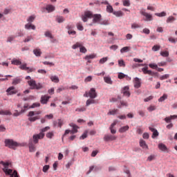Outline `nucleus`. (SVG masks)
Here are the masks:
<instances>
[{"mask_svg": "<svg viewBox=\"0 0 177 177\" xmlns=\"http://www.w3.org/2000/svg\"><path fill=\"white\" fill-rule=\"evenodd\" d=\"M91 17H92V12L86 11L84 12V15H82V19L83 21L85 23L86 21H88V19H91Z\"/></svg>", "mask_w": 177, "mask_h": 177, "instance_id": "nucleus-9", "label": "nucleus"}, {"mask_svg": "<svg viewBox=\"0 0 177 177\" xmlns=\"http://www.w3.org/2000/svg\"><path fill=\"white\" fill-rule=\"evenodd\" d=\"M12 64H14L15 66H21V62L17 59H13L11 61Z\"/></svg>", "mask_w": 177, "mask_h": 177, "instance_id": "nucleus-32", "label": "nucleus"}, {"mask_svg": "<svg viewBox=\"0 0 177 177\" xmlns=\"http://www.w3.org/2000/svg\"><path fill=\"white\" fill-rule=\"evenodd\" d=\"M93 19V23H99V21H100V20H102V15L100 14H95L93 15V14H92V17Z\"/></svg>", "mask_w": 177, "mask_h": 177, "instance_id": "nucleus-12", "label": "nucleus"}, {"mask_svg": "<svg viewBox=\"0 0 177 177\" xmlns=\"http://www.w3.org/2000/svg\"><path fill=\"white\" fill-rule=\"evenodd\" d=\"M175 17H172V16H170L167 18V23H171L172 21H175Z\"/></svg>", "mask_w": 177, "mask_h": 177, "instance_id": "nucleus-56", "label": "nucleus"}, {"mask_svg": "<svg viewBox=\"0 0 177 177\" xmlns=\"http://www.w3.org/2000/svg\"><path fill=\"white\" fill-rule=\"evenodd\" d=\"M88 132H89L88 130H86L84 133L80 137V140L86 139L88 138Z\"/></svg>", "mask_w": 177, "mask_h": 177, "instance_id": "nucleus-38", "label": "nucleus"}, {"mask_svg": "<svg viewBox=\"0 0 177 177\" xmlns=\"http://www.w3.org/2000/svg\"><path fill=\"white\" fill-rule=\"evenodd\" d=\"M4 144L6 147H8V149H12V150H16V147H19V146H21L20 143L12 139H6L4 141Z\"/></svg>", "mask_w": 177, "mask_h": 177, "instance_id": "nucleus-1", "label": "nucleus"}, {"mask_svg": "<svg viewBox=\"0 0 177 177\" xmlns=\"http://www.w3.org/2000/svg\"><path fill=\"white\" fill-rule=\"evenodd\" d=\"M0 164H1V165L4 167V168L3 169V171L6 174V175H10V174L13 172V170H12V169H9V165H11L10 162H3V160H0Z\"/></svg>", "mask_w": 177, "mask_h": 177, "instance_id": "nucleus-5", "label": "nucleus"}, {"mask_svg": "<svg viewBox=\"0 0 177 177\" xmlns=\"http://www.w3.org/2000/svg\"><path fill=\"white\" fill-rule=\"evenodd\" d=\"M142 71L144 74H148L149 75H151L152 77L154 75H157V73L153 72L151 71H149V67L146 66L142 68Z\"/></svg>", "mask_w": 177, "mask_h": 177, "instance_id": "nucleus-10", "label": "nucleus"}, {"mask_svg": "<svg viewBox=\"0 0 177 177\" xmlns=\"http://www.w3.org/2000/svg\"><path fill=\"white\" fill-rule=\"evenodd\" d=\"M81 46H82V43L77 42L72 46V48L73 49H77V48H81Z\"/></svg>", "mask_w": 177, "mask_h": 177, "instance_id": "nucleus-46", "label": "nucleus"}, {"mask_svg": "<svg viewBox=\"0 0 177 177\" xmlns=\"http://www.w3.org/2000/svg\"><path fill=\"white\" fill-rule=\"evenodd\" d=\"M129 47L128 46L123 47L120 50L121 53H125V52H129Z\"/></svg>", "mask_w": 177, "mask_h": 177, "instance_id": "nucleus-49", "label": "nucleus"}, {"mask_svg": "<svg viewBox=\"0 0 177 177\" xmlns=\"http://www.w3.org/2000/svg\"><path fill=\"white\" fill-rule=\"evenodd\" d=\"M50 80H51L52 82H55V84H57L59 82L60 80L59 77L56 75H52L50 77Z\"/></svg>", "mask_w": 177, "mask_h": 177, "instance_id": "nucleus-22", "label": "nucleus"}, {"mask_svg": "<svg viewBox=\"0 0 177 177\" xmlns=\"http://www.w3.org/2000/svg\"><path fill=\"white\" fill-rule=\"evenodd\" d=\"M28 147H29V151L30 153H32L36 150L35 145H34V143H32V141L29 142Z\"/></svg>", "mask_w": 177, "mask_h": 177, "instance_id": "nucleus-21", "label": "nucleus"}, {"mask_svg": "<svg viewBox=\"0 0 177 177\" xmlns=\"http://www.w3.org/2000/svg\"><path fill=\"white\" fill-rule=\"evenodd\" d=\"M131 28L135 30L136 28H140V25L136 24V23H133L131 24Z\"/></svg>", "mask_w": 177, "mask_h": 177, "instance_id": "nucleus-48", "label": "nucleus"}, {"mask_svg": "<svg viewBox=\"0 0 177 177\" xmlns=\"http://www.w3.org/2000/svg\"><path fill=\"white\" fill-rule=\"evenodd\" d=\"M41 113L42 112L41 111H30L28 115V117H29L28 121H30V122H35L37 120H39V114Z\"/></svg>", "mask_w": 177, "mask_h": 177, "instance_id": "nucleus-3", "label": "nucleus"}, {"mask_svg": "<svg viewBox=\"0 0 177 177\" xmlns=\"http://www.w3.org/2000/svg\"><path fill=\"white\" fill-rule=\"evenodd\" d=\"M0 115H12V112H10V111L9 110H6V111L1 110Z\"/></svg>", "mask_w": 177, "mask_h": 177, "instance_id": "nucleus-26", "label": "nucleus"}, {"mask_svg": "<svg viewBox=\"0 0 177 177\" xmlns=\"http://www.w3.org/2000/svg\"><path fill=\"white\" fill-rule=\"evenodd\" d=\"M26 30H35V26L31 23H28L25 25Z\"/></svg>", "mask_w": 177, "mask_h": 177, "instance_id": "nucleus-30", "label": "nucleus"}, {"mask_svg": "<svg viewBox=\"0 0 177 177\" xmlns=\"http://www.w3.org/2000/svg\"><path fill=\"white\" fill-rule=\"evenodd\" d=\"M80 51L81 52V53H86V48L84 46H82L80 48Z\"/></svg>", "mask_w": 177, "mask_h": 177, "instance_id": "nucleus-61", "label": "nucleus"}, {"mask_svg": "<svg viewBox=\"0 0 177 177\" xmlns=\"http://www.w3.org/2000/svg\"><path fill=\"white\" fill-rule=\"evenodd\" d=\"M166 99H168V95L163 94V95L158 99V102H164Z\"/></svg>", "mask_w": 177, "mask_h": 177, "instance_id": "nucleus-42", "label": "nucleus"}, {"mask_svg": "<svg viewBox=\"0 0 177 177\" xmlns=\"http://www.w3.org/2000/svg\"><path fill=\"white\" fill-rule=\"evenodd\" d=\"M106 12H108V13H113L114 9L113 8V6L111 5L106 6Z\"/></svg>", "mask_w": 177, "mask_h": 177, "instance_id": "nucleus-37", "label": "nucleus"}, {"mask_svg": "<svg viewBox=\"0 0 177 177\" xmlns=\"http://www.w3.org/2000/svg\"><path fill=\"white\" fill-rule=\"evenodd\" d=\"M128 107V102L125 101H120V105H119L118 107V109H121L122 107Z\"/></svg>", "mask_w": 177, "mask_h": 177, "instance_id": "nucleus-39", "label": "nucleus"}, {"mask_svg": "<svg viewBox=\"0 0 177 177\" xmlns=\"http://www.w3.org/2000/svg\"><path fill=\"white\" fill-rule=\"evenodd\" d=\"M69 125L73 128V129L71 130V133L73 134V133H77V132H78L79 127L78 126H77V124L74 123H70Z\"/></svg>", "mask_w": 177, "mask_h": 177, "instance_id": "nucleus-16", "label": "nucleus"}, {"mask_svg": "<svg viewBox=\"0 0 177 177\" xmlns=\"http://www.w3.org/2000/svg\"><path fill=\"white\" fill-rule=\"evenodd\" d=\"M95 103H96V101L93 100V98H91L86 100V106L88 107V106H91V104H95Z\"/></svg>", "mask_w": 177, "mask_h": 177, "instance_id": "nucleus-31", "label": "nucleus"}, {"mask_svg": "<svg viewBox=\"0 0 177 177\" xmlns=\"http://www.w3.org/2000/svg\"><path fill=\"white\" fill-rule=\"evenodd\" d=\"M33 53L37 57H40L41 55H42V52L41 51V49L39 48H35L33 50Z\"/></svg>", "mask_w": 177, "mask_h": 177, "instance_id": "nucleus-24", "label": "nucleus"}, {"mask_svg": "<svg viewBox=\"0 0 177 177\" xmlns=\"http://www.w3.org/2000/svg\"><path fill=\"white\" fill-rule=\"evenodd\" d=\"M49 129H50V127H46L45 128L41 129V133H39V134L33 135V142L35 145H37V143H38V140H39V139H44V138H45V133H44V132H46V131H49Z\"/></svg>", "mask_w": 177, "mask_h": 177, "instance_id": "nucleus-2", "label": "nucleus"}, {"mask_svg": "<svg viewBox=\"0 0 177 177\" xmlns=\"http://www.w3.org/2000/svg\"><path fill=\"white\" fill-rule=\"evenodd\" d=\"M50 98V96H48L46 95H41V100H40L41 104H46V103H48V102L49 101Z\"/></svg>", "mask_w": 177, "mask_h": 177, "instance_id": "nucleus-14", "label": "nucleus"}, {"mask_svg": "<svg viewBox=\"0 0 177 177\" xmlns=\"http://www.w3.org/2000/svg\"><path fill=\"white\" fill-rule=\"evenodd\" d=\"M107 60H109V57H105L100 59L99 63L100 64H104V63H106V62H107Z\"/></svg>", "mask_w": 177, "mask_h": 177, "instance_id": "nucleus-45", "label": "nucleus"}, {"mask_svg": "<svg viewBox=\"0 0 177 177\" xmlns=\"http://www.w3.org/2000/svg\"><path fill=\"white\" fill-rule=\"evenodd\" d=\"M32 39V36H28L24 40V42H30Z\"/></svg>", "mask_w": 177, "mask_h": 177, "instance_id": "nucleus-60", "label": "nucleus"}, {"mask_svg": "<svg viewBox=\"0 0 177 177\" xmlns=\"http://www.w3.org/2000/svg\"><path fill=\"white\" fill-rule=\"evenodd\" d=\"M34 20H35V17H34V16H30V17H29L28 18V19H27V21L28 22V23H32V21H34Z\"/></svg>", "mask_w": 177, "mask_h": 177, "instance_id": "nucleus-59", "label": "nucleus"}, {"mask_svg": "<svg viewBox=\"0 0 177 177\" xmlns=\"http://www.w3.org/2000/svg\"><path fill=\"white\" fill-rule=\"evenodd\" d=\"M156 109L157 107L156 106L151 105L147 108V110L148 111L151 112V111H154V110H156Z\"/></svg>", "mask_w": 177, "mask_h": 177, "instance_id": "nucleus-51", "label": "nucleus"}, {"mask_svg": "<svg viewBox=\"0 0 177 177\" xmlns=\"http://www.w3.org/2000/svg\"><path fill=\"white\" fill-rule=\"evenodd\" d=\"M169 78V74H165L159 77L160 81H163V80H168Z\"/></svg>", "mask_w": 177, "mask_h": 177, "instance_id": "nucleus-44", "label": "nucleus"}, {"mask_svg": "<svg viewBox=\"0 0 177 177\" xmlns=\"http://www.w3.org/2000/svg\"><path fill=\"white\" fill-rule=\"evenodd\" d=\"M131 3H129V0H124L123 1V6H129Z\"/></svg>", "mask_w": 177, "mask_h": 177, "instance_id": "nucleus-62", "label": "nucleus"}, {"mask_svg": "<svg viewBox=\"0 0 177 177\" xmlns=\"http://www.w3.org/2000/svg\"><path fill=\"white\" fill-rule=\"evenodd\" d=\"M66 19L62 17V16H57L56 17V21H57V23H63V21H64Z\"/></svg>", "mask_w": 177, "mask_h": 177, "instance_id": "nucleus-35", "label": "nucleus"}, {"mask_svg": "<svg viewBox=\"0 0 177 177\" xmlns=\"http://www.w3.org/2000/svg\"><path fill=\"white\" fill-rule=\"evenodd\" d=\"M149 130H151V132H153L152 134V139H154V138H157V136H158L159 133H158V131H157V129L153 128V127H149Z\"/></svg>", "mask_w": 177, "mask_h": 177, "instance_id": "nucleus-18", "label": "nucleus"}, {"mask_svg": "<svg viewBox=\"0 0 177 177\" xmlns=\"http://www.w3.org/2000/svg\"><path fill=\"white\" fill-rule=\"evenodd\" d=\"M95 57H96V55L95 54H91L90 55H86L84 59L85 60H88L91 59H95Z\"/></svg>", "mask_w": 177, "mask_h": 177, "instance_id": "nucleus-40", "label": "nucleus"}, {"mask_svg": "<svg viewBox=\"0 0 177 177\" xmlns=\"http://www.w3.org/2000/svg\"><path fill=\"white\" fill-rule=\"evenodd\" d=\"M122 93L124 95V96H127V97H129L131 96V92H129V86H126L122 89Z\"/></svg>", "mask_w": 177, "mask_h": 177, "instance_id": "nucleus-11", "label": "nucleus"}, {"mask_svg": "<svg viewBox=\"0 0 177 177\" xmlns=\"http://www.w3.org/2000/svg\"><path fill=\"white\" fill-rule=\"evenodd\" d=\"M118 65L119 67H125V62H124V59L118 60Z\"/></svg>", "mask_w": 177, "mask_h": 177, "instance_id": "nucleus-47", "label": "nucleus"}, {"mask_svg": "<svg viewBox=\"0 0 177 177\" xmlns=\"http://www.w3.org/2000/svg\"><path fill=\"white\" fill-rule=\"evenodd\" d=\"M158 149L161 150V151H167L168 150V148H167V146L162 143H160L158 145Z\"/></svg>", "mask_w": 177, "mask_h": 177, "instance_id": "nucleus-29", "label": "nucleus"}, {"mask_svg": "<svg viewBox=\"0 0 177 177\" xmlns=\"http://www.w3.org/2000/svg\"><path fill=\"white\" fill-rule=\"evenodd\" d=\"M23 113H26V109H21L19 112V111L15 110L13 115L14 117H19V115H21V114H23Z\"/></svg>", "mask_w": 177, "mask_h": 177, "instance_id": "nucleus-25", "label": "nucleus"}, {"mask_svg": "<svg viewBox=\"0 0 177 177\" xmlns=\"http://www.w3.org/2000/svg\"><path fill=\"white\" fill-rule=\"evenodd\" d=\"M21 82V78L20 77H15L12 80V85H17Z\"/></svg>", "mask_w": 177, "mask_h": 177, "instance_id": "nucleus-27", "label": "nucleus"}, {"mask_svg": "<svg viewBox=\"0 0 177 177\" xmlns=\"http://www.w3.org/2000/svg\"><path fill=\"white\" fill-rule=\"evenodd\" d=\"M28 84L29 85L30 89H37L38 91L44 88V86L41 84V83L37 84V82H35V80H28Z\"/></svg>", "mask_w": 177, "mask_h": 177, "instance_id": "nucleus-4", "label": "nucleus"}, {"mask_svg": "<svg viewBox=\"0 0 177 177\" xmlns=\"http://www.w3.org/2000/svg\"><path fill=\"white\" fill-rule=\"evenodd\" d=\"M141 85H142V83L140 82V79H139L138 77L134 78V88L139 89Z\"/></svg>", "mask_w": 177, "mask_h": 177, "instance_id": "nucleus-17", "label": "nucleus"}, {"mask_svg": "<svg viewBox=\"0 0 177 177\" xmlns=\"http://www.w3.org/2000/svg\"><path fill=\"white\" fill-rule=\"evenodd\" d=\"M149 66L150 67V68H153V70H157L158 65H157L156 64H149Z\"/></svg>", "mask_w": 177, "mask_h": 177, "instance_id": "nucleus-52", "label": "nucleus"}, {"mask_svg": "<svg viewBox=\"0 0 177 177\" xmlns=\"http://www.w3.org/2000/svg\"><path fill=\"white\" fill-rule=\"evenodd\" d=\"M76 26L77 30H80V31L84 30V26H82V24H81V23H77Z\"/></svg>", "mask_w": 177, "mask_h": 177, "instance_id": "nucleus-55", "label": "nucleus"}, {"mask_svg": "<svg viewBox=\"0 0 177 177\" xmlns=\"http://www.w3.org/2000/svg\"><path fill=\"white\" fill-rule=\"evenodd\" d=\"M129 126L126 125L120 127L118 130V132H120V133H124V132H127V131H129Z\"/></svg>", "mask_w": 177, "mask_h": 177, "instance_id": "nucleus-20", "label": "nucleus"}, {"mask_svg": "<svg viewBox=\"0 0 177 177\" xmlns=\"http://www.w3.org/2000/svg\"><path fill=\"white\" fill-rule=\"evenodd\" d=\"M40 106H41V104L38 102H35L31 106H30L29 109H35V107H39Z\"/></svg>", "mask_w": 177, "mask_h": 177, "instance_id": "nucleus-58", "label": "nucleus"}, {"mask_svg": "<svg viewBox=\"0 0 177 177\" xmlns=\"http://www.w3.org/2000/svg\"><path fill=\"white\" fill-rule=\"evenodd\" d=\"M113 14L116 16V17H122V16H124V13L122 11H115Z\"/></svg>", "mask_w": 177, "mask_h": 177, "instance_id": "nucleus-34", "label": "nucleus"}, {"mask_svg": "<svg viewBox=\"0 0 177 177\" xmlns=\"http://www.w3.org/2000/svg\"><path fill=\"white\" fill-rule=\"evenodd\" d=\"M117 113H118V109H112L108 112L107 115H115V114H117Z\"/></svg>", "mask_w": 177, "mask_h": 177, "instance_id": "nucleus-33", "label": "nucleus"}, {"mask_svg": "<svg viewBox=\"0 0 177 177\" xmlns=\"http://www.w3.org/2000/svg\"><path fill=\"white\" fill-rule=\"evenodd\" d=\"M125 77H128V76L122 73H118V77L119 78V80H122L123 78H125Z\"/></svg>", "mask_w": 177, "mask_h": 177, "instance_id": "nucleus-50", "label": "nucleus"}, {"mask_svg": "<svg viewBox=\"0 0 177 177\" xmlns=\"http://www.w3.org/2000/svg\"><path fill=\"white\" fill-rule=\"evenodd\" d=\"M104 81L106 82V84H109V85L113 84V80H111V77L109 76H106L104 77Z\"/></svg>", "mask_w": 177, "mask_h": 177, "instance_id": "nucleus-28", "label": "nucleus"}, {"mask_svg": "<svg viewBox=\"0 0 177 177\" xmlns=\"http://www.w3.org/2000/svg\"><path fill=\"white\" fill-rule=\"evenodd\" d=\"M88 97L90 99H96L97 97V93H96V89L95 88H91L88 91Z\"/></svg>", "mask_w": 177, "mask_h": 177, "instance_id": "nucleus-8", "label": "nucleus"}, {"mask_svg": "<svg viewBox=\"0 0 177 177\" xmlns=\"http://www.w3.org/2000/svg\"><path fill=\"white\" fill-rule=\"evenodd\" d=\"M11 175L10 176L13 177H19V174H17V171L15 170L12 174H8Z\"/></svg>", "mask_w": 177, "mask_h": 177, "instance_id": "nucleus-64", "label": "nucleus"}, {"mask_svg": "<svg viewBox=\"0 0 177 177\" xmlns=\"http://www.w3.org/2000/svg\"><path fill=\"white\" fill-rule=\"evenodd\" d=\"M160 48H161V46H160L158 45H155L152 47V50H153V52H157V50H160Z\"/></svg>", "mask_w": 177, "mask_h": 177, "instance_id": "nucleus-54", "label": "nucleus"}, {"mask_svg": "<svg viewBox=\"0 0 177 177\" xmlns=\"http://www.w3.org/2000/svg\"><path fill=\"white\" fill-rule=\"evenodd\" d=\"M17 38V36L16 35H11V36H9L8 38H7V42H12L13 41H15V39Z\"/></svg>", "mask_w": 177, "mask_h": 177, "instance_id": "nucleus-36", "label": "nucleus"}, {"mask_svg": "<svg viewBox=\"0 0 177 177\" xmlns=\"http://www.w3.org/2000/svg\"><path fill=\"white\" fill-rule=\"evenodd\" d=\"M49 168H50L49 165H44L42 169L43 172H45V173L48 172V171H49Z\"/></svg>", "mask_w": 177, "mask_h": 177, "instance_id": "nucleus-53", "label": "nucleus"}, {"mask_svg": "<svg viewBox=\"0 0 177 177\" xmlns=\"http://www.w3.org/2000/svg\"><path fill=\"white\" fill-rule=\"evenodd\" d=\"M104 140L105 142H113V140H117V136L111 134H105Z\"/></svg>", "mask_w": 177, "mask_h": 177, "instance_id": "nucleus-6", "label": "nucleus"}, {"mask_svg": "<svg viewBox=\"0 0 177 177\" xmlns=\"http://www.w3.org/2000/svg\"><path fill=\"white\" fill-rule=\"evenodd\" d=\"M140 146L142 149H145L146 150H149V146L147 145V144H146V141H145L142 139L140 140Z\"/></svg>", "mask_w": 177, "mask_h": 177, "instance_id": "nucleus-19", "label": "nucleus"}, {"mask_svg": "<svg viewBox=\"0 0 177 177\" xmlns=\"http://www.w3.org/2000/svg\"><path fill=\"white\" fill-rule=\"evenodd\" d=\"M55 9V6L47 5L46 6V10H47L48 13H50V12H53Z\"/></svg>", "mask_w": 177, "mask_h": 177, "instance_id": "nucleus-23", "label": "nucleus"}, {"mask_svg": "<svg viewBox=\"0 0 177 177\" xmlns=\"http://www.w3.org/2000/svg\"><path fill=\"white\" fill-rule=\"evenodd\" d=\"M20 70H24L27 71V73H32V71H35V69L33 68H30L27 66V64H21L19 66Z\"/></svg>", "mask_w": 177, "mask_h": 177, "instance_id": "nucleus-7", "label": "nucleus"}, {"mask_svg": "<svg viewBox=\"0 0 177 177\" xmlns=\"http://www.w3.org/2000/svg\"><path fill=\"white\" fill-rule=\"evenodd\" d=\"M46 138L48 139H52L53 138V132H49L46 134Z\"/></svg>", "mask_w": 177, "mask_h": 177, "instance_id": "nucleus-63", "label": "nucleus"}, {"mask_svg": "<svg viewBox=\"0 0 177 177\" xmlns=\"http://www.w3.org/2000/svg\"><path fill=\"white\" fill-rule=\"evenodd\" d=\"M6 92L9 95H16V93H17V90H16L15 86H10L6 90Z\"/></svg>", "mask_w": 177, "mask_h": 177, "instance_id": "nucleus-15", "label": "nucleus"}, {"mask_svg": "<svg viewBox=\"0 0 177 177\" xmlns=\"http://www.w3.org/2000/svg\"><path fill=\"white\" fill-rule=\"evenodd\" d=\"M141 15L146 17L145 21H151L153 20V16L145 11H141Z\"/></svg>", "mask_w": 177, "mask_h": 177, "instance_id": "nucleus-13", "label": "nucleus"}, {"mask_svg": "<svg viewBox=\"0 0 177 177\" xmlns=\"http://www.w3.org/2000/svg\"><path fill=\"white\" fill-rule=\"evenodd\" d=\"M160 56H162V57H168V56H169V52H168V51H161L160 52Z\"/></svg>", "mask_w": 177, "mask_h": 177, "instance_id": "nucleus-41", "label": "nucleus"}, {"mask_svg": "<svg viewBox=\"0 0 177 177\" xmlns=\"http://www.w3.org/2000/svg\"><path fill=\"white\" fill-rule=\"evenodd\" d=\"M155 16H158V17H165V16H167V12H162L160 13H156Z\"/></svg>", "mask_w": 177, "mask_h": 177, "instance_id": "nucleus-43", "label": "nucleus"}, {"mask_svg": "<svg viewBox=\"0 0 177 177\" xmlns=\"http://www.w3.org/2000/svg\"><path fill=\"white\" fill-rule=\"evenodd\" d=\"M46 37H48V38H50L51 39H53V36L52 35V33L49 31H46L45 32Z\"/></svg>", "mask_w": 177, "mask_h": 177, "instance_id": "nucleus-57", "label": "nucleus"}]
</instances>
